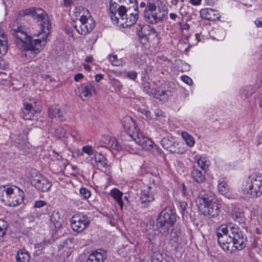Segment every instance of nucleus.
<instances>
[{
	"label": "nucleus",
	"mask_w": 262,
	"mask_h": 262,
	"mask_svg": "<svg viewBox=\"0 0 262 262\" xmlns=\"http://www.w3.org/2000/svg\"><path fill=\"white\" fill-rule=\"evenodd\" d=\"M29 15H31L40 26L42 32L38 34V36L42 35L40 38L34 39L33 37L28 35L23 26H17L12 29L11 34L13 38H15L16 43L18 44L19 42L22 43L20 49L26 52V56H29L32 58L35 57L45 46L46 39L50 33L51 25L47 13L41 8L30 7L20 10L18 12L17 18Z\"/></svg>",
	"instance_id": "f257e3e1"
},
{
	"label": "nucleus",
	"mask_w": 262,
	"mask_h": 262,
	"mask_svg": "<svg viewBox=\"0 0 262 262\" xmlns=\"http://www.w3.org/2000/svg\"><path fill=\"white\" fill-rule=\"evenodd\" d=\"M216 235L220 246L228 253L241 250L246 245V236L235 224L221 225L216 231Z\"/></svg>",
	"instance_id": "f03ea898"
},
{
	"label": "nucleus",
	"mask_w": 262,
	"mask_h": 262,
	"mask_svg": "<svg viewBox=\"0 0 262 262\" xmlns=\"http://www.w3.org/2000/svg\"><path fill=\"white\" fill-rule=\"evenodd\" d=\"M122 125L127 134L135 142L146 150H151L155 155H160L161 150L150 139L140 133L135 122L132 117L126 116L122 120Z\"/></svg>",
	"instance_id": "7ed1b4c3"
},
{
	"label": "nucleus",
	"mask_w": 262,
	"mask_h": 262,
	"mask_svg": "<svg viewBox=\"0 0 262 262\" xmlns=\"http://www.w3.org/2000/svg\"><path fill=\"white\" fill-rule=\"evenodd\" d=\"M156 5L155 3H148L144 9L143 16L145 20L151 24H156L162 23L168 17L167 8L166 6Z\"/></svg>",
	"instance_id": "20e7f679"
},
{
	"label": "nucleus",
	"mask_w": 262,
	"mask_h": 262,
	"mask_svg": "<svg viewBox=\"0 0 262 262\" xmlns=\"http://www.w3.org/2000/svg\"><path fill=\"white\" fill-rule=\"evenodd\" d=\"M118 19L117 22L113 21L114 24H118L123 26V27H129L134 25L139 17L138 7L134 5L132 8L121 7V9L117 11Z\"/></svg>",
	"instance_id": "39448f33"
},
{
	"label": "nucleus",
	"mask_w": 262,
	"mask_h": 262,
	"mask_svg": "<svg viewBox=\"0 0 262 262\" xmlns=\"http://www.w3.org/2000/svg\"><path fill=\"white\" fill-rule=\"evenodd\" d=\"M244 189L252 198L260 196L262 194V175L253 173L249 176Z\"/></svg>",
	"instance_id": "423d86ee"
},
{
	"label": "nucleus",
	"mask_w": 262,
	"mask_h": 262,
	"mask_svg": "<svg viewBox=\"0 0 262 262\" xmlns=\"http://www.w3.org/2000/svg\"><path fill=\"white\" fill-rule=\"evenodd\" d=\"M176 221L174 210L171 206L165 207L159 214L157 219V225L159 228H163L168 230Z\"/></svg>",
	"instance_id": "0eeeda50"
},
{
	"label": "nucleus",
	"mask_w": 262,
	"mask_h": 262,
	"mask_svg": "<svg viewBox=\"0 0 262 262\" xmlns=\"http://www.w3.org/2000/svg\"><path fill=\"white\" fill-rule=\"evenodd\" d=\"M79 22L80 25L79 27L75 25L74 27L82 35H85L91 32L95 26V21L88 10L86 11V13L84 12L81 16Z\"/></svg>",
	"instance_id": "6e6552de"
},
{
	"label": "nucleus",
	"mask_w": 262,
	"mask_h": 262,
	"mask_svg": "<svg viewBox=\"0 0 262 262\" xmlns=\"http://www.w3.org/2000/svg\"><path fill=\"white\" fill-rule=\"evenodd\" d=\"M91 223V217L83 213L74 215L71 220V225L74 231L81 232L88 228Z\"/></svg>",
	"instance_id": "1a4fd4ad"
},
{
	"label": "nucleus",
	"mask_w": 262,
	"mask_h": 262,
	"mask_svg": "<svg viewBox=\"0 0 262 262\" xmlns=\"http://www.w3.org/2000/svg\"><path fill=\"white\" fill-rule=\"evenodd\" d=\"M136 31L139 37L146 40L154 38L157 36V33L154 27L144 24H138Z\"/></svg>",
	"instance_id": "9d476101"
},
{
	"label": "nucleus",
	"mask_w": 262,
	"mask_h": 262,
	"mask_svg": "<svg viewBox=\"0 0 262 262\" xmlns=\"http://www.w3.org/2000/svg\"><path fill=\"white\" fill-rule=\"evenodd\" d=\"M216 198L209 190L202 189L200 191L198 196L195 199L196 205L200 208H202L208 203L211 202Z\"/></svg>",
	"instance_id": "9b49d317"
},
{
	"label": "nucleus",
	"mask_w": 262,
	"mask_h": 262,
	"mask_svg": "<svg viewBox=\"0 0 262 262\" xmlns=\"http://www.w3.org/2000/svg\"><path fill=\"white\" fill-rule=\"evenodd\" d=\"M155 193L151 186L141 191L140 196V202L142 208H146L150 205L155 200Z\"/></svg>",
	"instance_id": "f8f14e48"
},
{
	"label": "nucleus",
	"mask_w": 262,
	"mask_h": 262,
	"mask_svg": "<svg viewBox=\"0 0 262 262\" xmlns=\"http://www.w3.org/2000/svg\"><path fill=\"white\" fill-rule=\"evenodd\" d=\"M31 184L41 192L48 191L52 186V183L45 177L40 175L31 181Z\"/></svg>",
	"instance_id": "ddd939ff"
},
{
	"label": "nucleus",
	"mask_w": 262,
	"mask_h": 262,
	"mask_svg": "<svg viewBox=\"0 0 262 262\" xmlns=\"http://www.w3.org/2000/svg\"><path fill=\"white\" fill-rule=\"evenodd\" d=\"M10 201L9 204L6 206L10 207H16L21 204L24 200V192L20 189L14 186L13 192L10 195Z\"/></svg>",
	"instance_id": "4468645a"
},
{
	"label": "nucleus",
	"mask_w": 262,
	"mask_h": 262,
	"mask_svg": "<svg viewBox=\"0 0 262 262\" xmlns=\"http://www.w3.org/2000/svg\"><path fill=\"white\" fill-rule=\"evenodd\" d=\"M203 207L204 208L203 213L204 215H208L209 217L217 216L220 211V207L216 198Z\"/></svg>",
	"instance_id": "2eb2a0df"
},
{
	"label": "nucleus",
	"mask_w": 262,
	"mask_h": 262,
	"mask_svg": "<svg viewBox=\"0 0 262 262\" xmlns=\"http://www.w3.org/2000/svg\"><path fill=\"white\" fill-rule=\"evenodd\" d=\"M91 164L102 171H105L108 167L106 159L101 153H96L92 159Z\"/></svg>",
	"instance_id": "dca6fc26"
},
{
	"label": "nucleus",
	"mask_w": 262,
	"mask_h": 262,
	"mask_svg": "<svg viewBox=\"0 0 262 262\" xmlns=\"http://www.w3.org/2000/svg\"><path fill=\"white\" fill-rule=\"evenodd\" d=\"M124 0H111L110 5V15L112 21H118L117 11L121 9V7H126L123 5Z\"/></svg>",
	"instance_id": "f3484780"
},
{
	"label": "nucleus",
	"mask_w": 262,
	"mask_h": 262,
	"mask_svg": "<svg viewBox=\"0 0 262 262\" xmlns=\"http://www.w3.org/2000/svg\"><path fill=\"white\" fill-rule=\"evenodd\" d=\"M95 91L94 86L90 83H83L78 88L79 96L82 99L91 97Z\"/></svg>",
	"instance_id": "a211bd4d"
},
{
	"label": "nucleus",
	"mask_w": 262,
	"mask_h": 262,
	"mask_svg": "<svg viewBox=\"0 0 262 262\" xmlns=\"http://www.w3.org/2000/svg\"><path fill=\"white\" fill-rule=\"evenodd\" d=\"M15 186H0V201L5 205L9 204L10 195L13 192Z\"/></svg>",
	"instance_id": "6ab92c4d"
},
{
	"label": "nucleus",
	"mask_w": 262,
	"mask_h": 262,
	"mask_svg": "<svg viewBox=\"0 0 262 262\" xmlns=\"http://www.w3.org/2000/svg\"><path fill=\"white\" fill-rule=\"evenodd\" d=\"M162 146L170 151L171 152H177L176 146L178 143L176 141L175 138L171 136H167V137L163 138L161 141Z\"/></svg>",
	"instance_id": "aec40b11"
},
{
	"label": "nucleus",
	"mask_w": 262,
	"mask_h": 262,
	"mask_svg": "<svg viewBox=\"0 0 262 262\" xmlns=\"http://www.w3.org/2000/svg\"><path fill=\"white\" fill-rule=\"evenodd\" d=\"M37 111L35 109V107L32 105V104L28 103H25L24 104V107L22 108L21 116L25 120H32Z\"/></svg>",
	"instance_id": "412c9836"
},
{
	"label": "nucleus",
	"mask_w": 262,
	"mask_h": 262,
	"mask_svg": "<svg viewBox=\"0 0 262 262\" xmlns=\"http://www.w3.org/2000/svg\"><path fill=\"white\" fill-rule=\"evenodd\" d=\"M106 258V252L102 250H98L90 254L86 262H103Z\"/></svg>",
	"instance_id": "4be33fe9"
},
{
	"label": "nucleus",
	"mask_w": 262,
	"mask_h": 262,
	"mask_svg": "<svg viewBox=\"0 0 262 262\" xmlns=\"http://www.w3.org/2000/svg\"><path fill=\"white\" fill-rule=\"evenodd\" d=\"M200 13L202 18L209 20H215L220 17L218 11L211 8L202 9Z\"/></svg>",
	"instance_id": "5701e85b"
},
{
	"label": "nucleus",
	"mask_w": 262,
	"mask_h": 262,
	"mask_svg": "<svg viewBox=\"0 0 262 262\" xmlns=\"http://www.w3.org/2000/svg\"><path fill=\"white\" fill-rule=\"evenodd\" d=\"M101 141L104 143V146L116 150H121L122 149L117 140L114 138H111L110 136H103L101 138Z\"/></svg>",
	"instance_id": "b1692460"
},
{
	"label": "nucleus",
	"mask_w": 262,
	"mask_h": 262,
	"mask_svg": "<svg viewBox=\"0 0 262 262\" xmlns=\"http://www.w3.org/2000/svg\"><path fill=\"white\" fill-rule=\"evenodd\" d=\"M66 113L65 107L58 105H53L48 110V116L51 118L63 117Z\"/></svg>",
	"instance_id": "393cba45"
},
{
	"label": "nucleus",
	"mask_w": 262,
	"mask_h": 262,
	"mask_svg": "<svg viewBox=\"0 0 262 262\" xmlns=\"http://www.w3.org/2000/svg\"><path fill=\"white\" fill-rule=\"evenodd\" d=\"M231 216L234 222L238 223L244 227L245 225L246 218L243 210L239 208H234L232 210Z\"/></svg>",
	"instance_id": "a878e982"
},
{
	"label": "nucleus",
	"mask_w": 262,
	"mask_h": 262,
	"mask_svg": "<svg viewBox=\"0 0 262 262\" xmlns=\"http://www.w3.org/2000/svg\"><path fill=\"white\" fill-rule=\"evenodd\" d=\"M191 178L196 183H203L205 180V172L194 167L191 172Z\"/></svg>",
	"instance_id": "bb28decb"
},
{
	"label": "nucleus",
	"mask_w": 262,
	"mask_h": 262,
	"mask_svg": "<svg viewBox=\"0 0 262 262\" xmlns=\"http://www.w3.org/2000/svg\"><path fill=\"white\" fill-rule=\"evenodd\" d=\"M163 255L159 251L154 252L151 256V262H174L170 257L164 258Z\"/></svg>",
	"instance_id": "cd10ccee"
},
{
	"label": "nucleus",
	"mask_w": 262,
	"mask_h": 262,
	"mask_svg": "<svg viewBox=\"0 0 262 262\" xmlns=\"http://www.w3.org/2000/svg\"><path fill=\"white\" fill-rule=\"evenodd\" d=\"M111 195L116 201L118 204L120 208L122 209L124 203L122 200L123 193L117 188H113L110 192Z\"/></svg>",
	"instance_id": "c85d7f7f"
},
{
	"label": "nucleus",
	"mask_w": 262,
	"mask_h": 262,
	"mask_svg": "<svg viewBox=\"0 0 262 262\" xmlns=\"http://www.w3.org/2000/svg\"><path fill=\"white\" fill-rule=\"evenodd\" d=\"M28 132L27 130H24L20 134L16 136L14 134L11 135V138L15 142L18 144L21 145L25 144L28 140Z\"/></svg>",
	"instance_id": "c756f323"
},
{
	"label": "nucleus",
	"mask_w": 262,
	"mask_h": 262,
	"mask_svg": "<svg viewBox=\"0 0 262 262\" xmlns=\"http://www.w3.org/2000/svg\"><path fill=\"white\" fill-rule=\"evenodd\" d=\"M142 86L144 92L150 96H154L156 90L154 83L144 81L142 83Z\"/></svg>",
	"instance_id": "7c9ffc66"
},
{
	"label": "nucleus",
	"mask_w": 262,
	"mask_h": 262,
	"mask_svg": "<svg viewBox=\"0 0 262 262\" xmlns=\"http://www.w3.org/2000/svg\"><path fill=\"white\" fill-rule=\"evenodd\" d=\"M66 167V164L63 160L60 159L53 161L51 164V168L55 172L62 171Z\"/></svg>",
	"instance_id": "2f4dec72"
},
{
	"label": "nucleus",
	"mask_w": 262,
	"mask_h": 262,
	"mask_svg": "<svg viewBox=\"0 0 262 262\" xmlns=\"http://www.w3.org/2000/svg\"><path fill=\"white\" fill-rule=\"evenodd\" d=\"M255 91L254 87L252 85L244 86L242 88L240 94L242 99H246L250 96Z\"/></svg>",
	"instance_id": "473e14b6"
},
{
	"label": "nucleus",
	"mask_w": 262,
	"mask_h": 262,
	"mask_svg": "<svg viewBox=\"0 0 262 262\" xmlns=\"http://www.w3.org/2000/svg\"><path fill=\"white\" fill-rule=\"evenodd\" d=\"M30 258V254L28 252L18 251L16 256V262H29Z\"/></svg>",
	"instance_id": "72a5a7b5"
},
{
	"label": "nucleus",
	"mask_w": 262,
	"mask_h": 262,
	"mask_svg": "<svg viewBox=\"0 0 262 262\" xmlns=\"http://www.w3.org/2000/svg\"><path fill=\"white\" fill-rule=\"evenodd\" d=\"M169 92L168 91L164 90L160 88L156 89L155 94L154 95V97L156 98H159L161 100H166L167 99L168 94Z\"/></svg>",
	"instance_id": "f704fd0d"
},
{
	"label": "nucleus",
	"mask_w": 262,
	"mask_h": 262,
	"mask_svg": "<svg viewBox=\"0 0 262 262\" xmlns=\"http://www.w3.org/2000/svg\"><path fill=\"white\" fill-rule=\"evenodd\" d=\"M8 51V43L6 36L0 34V54L5 55Z\"/></svg>",
	"instance_id": "c9c22d12"
},
{
	"label": "nucleus",
	"mask_w": 262,
	"mask_h": 262,
	"mask_svg": "<svg viewBox=\"0 0 262 262\" xmlns=\"http://www.w3.org/2000/svg\"><path fill=\"white\" fill-rule=\"evenodd\" d=\"M134 140L128 144H124V149L132 154H138L140 152V148L135 146Z\"/></svg>",
	"instance_id": "e433bc0d"
},
{
	"label": "nucleus",
	"mask_w": 262,
	"mask_h": 262,
	"mask_svg": "<svg viewBox=\"0 0 262 262\" xmlns=\"http://www.w3.org/2000/svg\"><path fill=\"white\" fill-rule=\"evenodd\" d=\"M110 60L114 66H122L124 63V60L121 59H118L117 55H110Z\"/></svg>",
	"instance_id": "4c0bfd02"
},
{
	"label": "nucleus",
	"mask_w": 262,
	"mask_h": 262,
	"mask_svg": "<svg viewBox=\"0 0 262 262\" xmlns=\"http://www.w3.org/2000/svg\"><path fill=\"white\" fill-rule=\"evenodd\" d=\"M182 137L189 146L192 147L194 145L195 141L192 136L186 132H182Z\"/></svg>",
	"instance_id": "58836bf2"
},
{
	"label": "nucleus",
	"mask_w": 262,
	"mask_h": 262,
	"mask_svg": "<svg viewBox=\"0 0 262 262\" xmlns=\"http://www.w3.org/2000/svg\"><path fill=\"white\" fill-rule=\"evenodd\" d=\"M8 224L7 222L0 219V241H3L4 235L6 234Z\"/></svg>",
	"instance_id": "ea45409f"
},
{
	"label": "nucleus",
	"mask_w": 262,
	"mask_h": 262,
	"mask_svg": "<svg viewBox=\"0 0 262 262\" xmlns=\"http://www.w3.org/2000/svg\"><path fill=\"white\" fill-rule=\"evenodd\" d=\"M219 192L222 194L226 193L229 189L227 183L225 181L220 182L217 186Z\"/></svg>",
	"instance_id": "a19ab883"
},
{
	"label": "nucleus",
	"mask_w": 262,
	"mask_h": 262,
	"mask_svg": "<svg viewBox=\"0 0 262 262\" xmlns=\"http://www.w3.org/2000/svg\"><path fill=\"white\" fill-rule=\"evenodd\" d=\"M198 166L200 167L204 171L207 169L208 164L205 159L200 158L197 161Z\"/></svg>",
	"instance_id": "79ce46f5"
},
{
	"label": "nucleus",
	"mask_w": 262,
	"mask_h": 262,
	"mask_svg": "<svg viewBox=\"0 0 262 262\" xmlns=\"http://www.w3.org/2000/svg\"><path fill=\"white\" fill-rule=\"evenodd\" d=\"M139 112L141 113V117L144 119H150L151 113L146 108H139Z\"/></svg>",
	"instance_id": "37998d69"
},
{
	"label": "nucleus",
	"mask_w": 262,
	"mask_h": 262,
	"mask_svg": "<svg viewBox=\"0 0 262 262\" xmlns=\"http://www.w3.org/2000/svg\"><path fill=\"white\" fill-rule=\"evenodd\" d=\"M124 77L135 81L137 78V73L135 71H129L126 72Z\"/></svg>",
	"instance_id": "c03bdc74"
},
{
	"label": "nucleus",
	"mask_w": 262,
	"mask_h": 262,
	"mask_svg": "<svg viewBox=\"0 0 262 262\" xmlns=\"http://www.w3.org/2000/svg\"><path fill=\"white\" fill-rule=\"evenodd\" d=\"M80 193L84 199H88L91 195V192L88 189L84 187L80 188Z\"/></svg>",
	"instance_id": "a18cd8bd"
},
{
	"label": "nucleus",
	"mask_w": 262,
	"mask_h": 262,
	"mask_svg": "<svg viewBox=\"0 0 262 262\" xmlns=\"http://www.w3.org/2000/svg\"><path fill=\"white\" fill-rule=\"evenodd\" d=\"M82 151L87 154L89 155H92L93 154V147L90 145L84 146L82 148Z\"/></svg>",
	"instance_id": "49530a36"
},
{
	"label": "nucleus",
	"mask_w": 262,
	"mask_h": 262,
	"mask_svg": "<svg viewBox=\"0 0 262 262\" xmlns=\"http://www.w3.org/2000/svg\"><path fill=\"white\" fill-rule=\"evenodd\" d=\"M181 80L185 83L189 85H191L193 84L192 80L187 76H183L181 77Z\"/></svg>",
	"instance_id": "de8ad7c7"
},
{
	"label": "nucleus",
	"mask_w": 262,
	"mask_h": 262,
	"mask_svg": "<svg viewBox=\"0 0 262 262\" xmlns=\"http://www.w3.org/2000/svg\"><path fill=\"white\" fill-rule=\"evenodd\" d=\"M187 207L188 205L186 202L184 201L180 202V208L182 214H184L185 213Z\"/></svg>",
	"instance_id": "09e8293b"
},
{
	"label": "nucleus",
	"mask_w": 262,
	"mask_h": 262,
	"mask_svg": "<svg viewBox=\"0 0 262 262\" xmlns=\"http://www.w3.org/2000/svg\"><path fill=\"white\" fill-rule=\"evenodd\" d=\"M71 135L72 137L75 140H78L80 139V135L78 132L74 128H72L71 130Z\"/></svg>",
	"instance_id": "8fccbe9b"
},
{
	"label": "nucleus",
	"mask_w": 262,
	"mask_h": 262,
	"mask_svg": "<svg viewBox=\"0 0 262 262\" xmlns=\"http://www.w3.org/2000/svg\"><path fill=\"white\" fill-rule=\"evenodd\" d=\"M65 31L69 36H73V29L71 27L67 26L65 27Z\"/></svg>",
	"instance_id": "3c124183"
},
{
	"label": "nucleus",
	"mask_w": 262,
	"mask_h": 262,
	"mask_svg": "<svg viewBox=\"0 0 262 262\" xmlns=\"http://www.w3.org/2000/svg\"><path fill=\"white\" fill-rule=\"evenodd\" d=\"M46 205V203L43 201H37L35 202L34 206L36 208H40Z\"/></svg>",
	"instance_id": "603ef678"
},
{
	"label": "nucleus",
	"mask_w": 262,
	"mask_h": 262,
	"mask_svg": "<svg viewBox=\"0 0 262 262\" xmlns=\"http://www.w3.org/2000/svg\"><path fill=\"white\" fill-rule=\"evenodd\" d=\"M179 25L180 26V29L181 30H189V25L187 23L181 24V23H179Z\"/></svg>",
	"instance_id": "864d4df0"
},
{
	"label": "nucleus",
	"mask_w": 262,
	"mask_h": 262,
	"mask_svg": "<svg viewBox=\"0 0 262 262\" xmlns=\"http://www.w3.org/2000/svg\"><path fill=\"white\" fill-rule=\"evenodd\" d=\"M83 78V75L81 73H78L75 75L74 77V80L76 81H78L79 80L82 79Z\"/></svg>",
	"instance_id": "5fc2aeb1"
},
{
	"label": "nucleus",
	"mask_w": 262,
	"mask_h": 262,
	"mask_svg": "<svg viewBox=\"0 0 262 262\" xmlns=\"http://www.w3.org/2000/svg\"><path fill=\"white\" fill-rule=\"evenodd\" d=\"M255 24L258 27H262V17L257 18L255 21Z\"/></svg>",
	"instance_id": "6e6d98bb"
},
{
	"label": "nucleus",
	"mask_w": 262,
	"mask_h": 262,
	"mask_svg": "<svg viewBox=\"0 0 262 262\" xmlns=\"http://www.w3.org/2000/svg\"><path fill=\"white\" fill-rule=\"evenodd\" d=\"M202 2V0H190V3L194 6L199 5Z\"/></svg>",
	"instance_id": "4d7b16f0"
},
{
	"label": "nucleus",
	"mask_w": 262,
	"mask_h": 262,
	"mask_svg": "<svg viewBox=\"0 0 262 262\" xmlns=\"http://www.w3.org/2000/svg\"><path fill=\"white\" fill-rule=\"evenodd\" d=\"M103 78L102 74H96L95 76V79L96 82H99Z\"/></svg>",
	"instance_id": "13d9d810"
},
{
	"label": "nucleus",
	"mask_w": 262,
	"mask_h": 262,
	"mask_svg": "<svg viewBox=\"0 0 262 262\" xmlns=\"http://www.w3.org/2000/svg\"><path fill=\"white\" fill-rule=\"evenodd\" d=\"M182 192H183V195L184 196H187L188 195V192L186 190V187L184 184H183V185H182Z\"/></svg>",
	"instance_id": "bf43d9fd"
},
{
	"label": "nucleus",
	"mask_w": 262,
	"mask_h": 262,
	"mask_svg": "<svg viewBox=\"0 0 262 262\" xmlns=\"http://www.w3.org/2000/svg\"><path fill=\"white\" fill-rule=\"evenodd\" d=\"M155 114L156 117L154 118L155 119H158V117H159L160 116L162 115V112L161 111L159 110H156L155 111Z\"/></svg>",
	"instance_id": "052dcab7"
},
{
	"label": "nucleus",
	"mask_w": 262,
	"mask_h": 262,
	"mask_svg": "<svg viewBox=\"0 0 262 262\" xmlns=\"http://www.w3.org/2000/svg\"><path fill=\"white\" fill-rule=\"evenodd\" d=\"M185 0H171L170 3L172 5L176 6L179 2H184Z\"/></svg>",
	"instance_id": "680f3d73"
},
{
	"label": "nucleus",
	"mask_w": 262,
	"mask_h": 262,
	"mask_svg": "<svg viewBox=\"0 0 262 262\" xmlns=\"http://www.w3.org/2000/svg\"><path fill=\"white\" fill-rule=\"evenodd\" d=\"M170 18L173 20H175L176 18L178 17V15L174 13H171L169 14Z\"/></svg>",
	"instance_id": "e2e57ef3"
},
{
	"label": "nucleus",
	"mask_w": 262,
	"mask_h": 262,
	"mask_svg": "<svg viewBox=\"0 0 262 262\" xmlns=\"http://www.w3.org/2000/svg\"><path fill=\"white\" fill-rule=\"evenodd\" d=\"M258 104L260 107H262V93L258 96Z\"/></svg>",
	"instance_id": "0e129e2a"
},
{
	"label": "nucleus",
	"mask_w": 262,
	"mask_h": 262,
	"mask_svg": "<svg viewBox=\"0 0 262 262\" xmlns=\"http://www.w3.org/2000/svg\"><path fill=\"white\" fill-rule=\"evenodd\" d=\"M208 5H213L217 0H206Z\"/></svg>",
	"instance_id": "69168bd1"
},
{
	"label": "nucleus",
	"mask_w": 262,
	"mask_h": 262,
	"mask_svg": "<svg viewBox=\"0 0 262 262\" xmlns=\"http://www.w3.org/2000/svg\"><path fill=\"white\" fill-rule=\"evenodd\" d=\"M85 61L88 63L91 62L93 61V57L92 56L86 57Z\"/></svg>",
	"instance_id": "338daca9"
},
{
	"label": "nucleus",
	"mask_w": 262,
	"mask_h": 262,
	"mask_svg": "<svg viewBox=\"0 0 262 262\" xmlns=\"http://www.w3.org/2000/svg\"><path fill=\"white\" fill-rule=\"evenodd\" d=\"M71 4V1L70 0H64V5L66 6H69Z\"/></svg>",
	"instance_id": "774afa93"
}]
</instances>
